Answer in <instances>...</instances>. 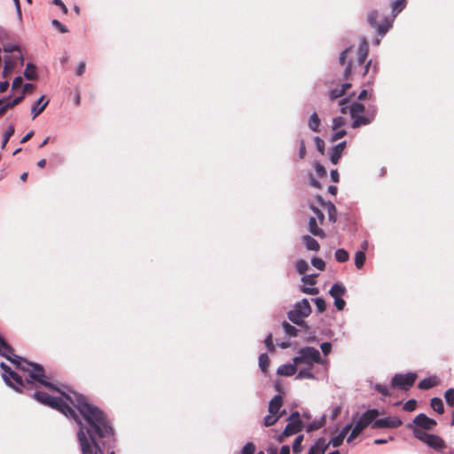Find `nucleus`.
Instances as JSON below:
<instances>
[{"mask_svg": "<svg viewBox=\"0 0 454 454\" xmlns=\"http://www.w3.org/2000/svg\"><path fill=\"white\" fill-rule=\"evenodd\" d=\"M0 355L27 373L23 380L22 376L1 363L2 378L7 386L17 392L35 388L32 395L35 401L60 411L77 423V440L82 454H114V430L98 407L67 387L64 390L59 389L48 380L41 364L14 355L12 347L1 336Z\"/></svg>", "mask_w": 454, "mask_h": 454, "instance_id": "1", "label": "nucleus"}, {"mask_svg": "<svg viewBox=\"0 0 454 454\" xmlns=\"http://www.w3.org/2000/svg\"><path fill=\"white\" fill-rule=\"evenodd\" d=\"M406 6V0H395L391 3L393 15L384 17L382 22L378 24V12L373 11L368 14V22L373 27L380 36L386 35L388 29L393 26L395 16L400 13Z\"/></svg>", "mask_w": 454, "mask_h": 454, "instance_id": "2", "label": "nucleus"}, {"mask_svg": "<svg viewBox=\"0 0 454 454\" xmlns=\"http://www.w3.org/2000/svg\"><path fill=\"white\" fill-rule=\"evenodd\" d=\"M350 429L351 424H347L341 428L339 434L333 437L329 442H326L323 438H319L309 448L308 454H325L330 444H332L333 447L340 446Z\"/></svg>", "mask_w": 454, "mask_h": 454, "instance_id": "3", "label": "nucleus"}, {"mask_svg": "<svg viewBox=\"0 0 454 454\" xmlns=\"http://www.w3.org/2000/svg\"><path fill=\"white\" fill-rule=\"evenodd\" d=\"M296 364H306L312 367L314 364H324L325 360L321 357L318 349L313 347L301 348L297 351V356L293 359Z\"/></svg>", "mask_w": 454, "mask_h": 454, "instance_id": "4", "label": "nucleus"}, {"mask_svg": "<svg viewBox=\"0 0 454 454\" xmlns=\"http://www.w3.org/2000/svg\"><path fill=\"white\" fill-rule=\"evenodd\" d=\"M311 313V307L308 299H302L295 303L294 309L287 313L288 319L297 325L304 324V318Z\"/></svg>", "mask_w": 454, "mask_h": 454, "instance_id": "5", "label": "nucleus"}, {"mask_svg": "<svg viewBox=\"0 0 454 454\" xmlns=\"http://www.w3.org/2000/svg\"><path fill=\"white\" fill-rule=\"evenodd\" d=\"M412 433L418 440L423 442L436 451H442L446 446L444 441L436 434H427L418 428H413Z\"/></svg>", "mask_w": 454, "mask_h": 454, "instance_id": "6", "label": "nucleus"}, {"mask_svg": "<svg viewBox=\"0 0 454 454\" xmlns=\"http://www.w3.org/2000/svg\"><path fill=\"white\" fill-rule=\"evenodd\" d=\"M379 414L380 412L377 409H369L362 413L356 420L355 416H353L354 426L352 427L361 434L368 426H372Z\"/></svg>", "mask_w": 454, "mask_h": 454, "instance_id": "7", "label": "nucleus"}, {"mask_svg": "<svg viewBox=\"0 0 454 454\" xmlns=\"http://www.w3.org/2000/svg\"><path fill=\"white\" fill-rule=\"evenodd\" d=\"M365 107L363 104L355 102L349 107V114L353 119L352 128L356 129L362 125H367L371 123L372 118L364 116Z\"/></svg>", "mask_w": 454, "mask_h": 454, "instance_id": "8", "label": "nucleus"}, {"mask_svg": "<svg viewBox=\"0 0 454 454\" xmlns=\"http://www.w3.org/2000/svg\"><path fill=\"white\" fill-rule=\"evenodd\" d=\"M417 374L415 372H408L405 374L396 373L391 380V387H397L402 390H408L415 382Z\"/></svg>", "mask_w": 454, "mask_h": 454, "instance_id": "9", "label": "nucleus"}, {"mask_svg": "<svg viewBox=\"0 0 454 454\" xmlns=\"http://www.w3.org/2000/svg\"><path fill=\"white\" fill-rule=\"evenodd\" d=\"M412 426H415L414 428L421 429L422 431L433 430L436 426V421L424 413H419L414 418L412 423L408 425V427L411 428Z\"/></svg>", "mask_w": 454, "mask_h": 454, "instance_id": "10", "label": "nucleus"}, {"mask_svg": "<svg viewBox=\"0 0 454 454\" xmlns=\"http://www.w3.org/2000/svg\"><path fill=\"white\" fill-rule=\"evenodd\" d=\"M4 66L3 69V75L4 77L11 74L14 68L17 67V65L23 66L24 64V58L21 52L18 54L17 56H5L4 57Z\"/></svg>", "mask_w": 454, "mask_h": 454, "instance_id": "11", "label": "nucleus"}, {"mask_svg": "<svg viewBox=\"0 0 454 454\" xmlns=\"http://www.w3.org/2000/svg\"><path fill=\"white\" fill-rule=\"evenodd\" d=\"M402 419L398 417H386L381 419H375L372 423V428H396L402 425Z\"/></svg>", "mask_w": 454, "mask_h": 454, "instance_id": "12", "label": "nucleus"}, {"mask_svg": "<svg viewBox=\"0 0 454 454\" xmlns=\"http://www.w3.org/2000/svg\"><path fill=\"white\" fill-rule=\"evenodd\" d=\"M301 281L304 283V286L301 291L304 294L315 295L318 294V289L313 286L316 284L313 275H306L301 278Z\"/></svg>", "mask_w": 454, "mask_h": 454, "instance_id": "13", "label": "nucleus"}, {"mask_svg": "<svg viewBox=\"0 0 454 454\" xmlns=\"http://www.w3.org/2000/svg\"><path fill=\"white\" fill-rule=\"evenodd\" d=\"M49 104V100L45 99L44 96H41L31 107L32 119H35L42 114Z\"/></svg>", "mask_w": 454, "mask_h": 454, "instance_id": "14", "label": "nucleus"}, {"mask_svg": "<svg viewBox=\"0 0 454 454\" xmlns=\"http://www.w3.org/2000/svg\"><path fill=\"white\" fill-rule=\"evenodd\" d=\"M319 222L317 220L315 216H310L309 218L308 230L314 236L325 238V233L324 230L319 227Z\"/></svg>", "mask_w": 454, "mask_h": 454, "instance_id": "15", "label": "nucleus"}, {"mask_svg": "<svg viewBox=\"0 0 454 454\" xmlns=\"http://www.w3.org/2000/svg\"><path fill=\"white\" fill-rule=\"evenodd\" d=\"M282 406V396L279 395H275L269 403L268 411L271 414L283 415L285 411L279 412Z\"/></svg>", "mask_w": 454, "mask_h": 454, "instance_id": "16", "label": "nucleus"}, {"mask_svg": "<svg viewBox=\"0 0 454 454\" xmlns=\"http://www.w3.org/2000/svg\"><path fill=\"white\" fill-rule=\"evenodd\" d=\"M296 364H286L278 367L277 373L282 376H293L297 371Z\"/></svg>", "mask_w": 454, "mask_h": 454, "instance_id": "17", "label": "nucleus"}, {"mask_svg": "<svg viewBox=\"0 0 454 454\" xmlns=\"http://www.w3.org/2000/svg\"><path fill=\"white\" fill-rule=\"evenodd\" d=\"M302 242L305 247L309 251H318L320 248L319 243L311 236L304 235L302 238Z\"/></svg>", "mask_w": 454, "mask_h": 454, "instance_id": "18", "label": "nucleus"}, {"mask_svg": "<svg viewBox=\"0 0 454 454\" xmlns=\"http://www.w3.org/2000/svg\"><path fill=\"white\" fill-rule=\"evenodd\" d=\"M346 293V287L341 283H335L329 290V294L333 299L341 298Z\"/></svg>", "mask_w": 454, "mask_h": 454, "instance_id": "19", "label": "nucleus"}, {"mask_svg": "<svg viewBox=\"0 0 454 454\" xmlns=\"http://www.w3.org/2000/svg\"><path fill=\"white\" fill-rule=\"evenodd\" d=\"M320 124H321V120L318 117L317 114L316 112H314L313 114H310V116L309 118L308 126L311 131L319 132L320 131V129H319Z\"/></svg>", "mask_w": 454, "mask_h": 454, "instance_id": "20", "label": "nucleus"}, {"mask_svg": "<svg viewBox=\"0 0 454 454\" xmlns=\"http://www.w3.org/2000/svg\"><path fill=\"white\" fill-rule=\"evenodd\" d=\"M438 384L436 376H431L419 381L418 387L419 389H430Z\"/></svg>", "mask_w": 454, "mask_h": 454, "instance_id": "21", "label": "nucleus"}, {"mask_svg": "<svg viewBox=\"0 0 454 454\" xmlns=\"http://www.w3.org/2000/svg\"><path fill=\"white\" fill-rule=\"evenodd\" d=\"M358 51H359V56H358L357 61L359 64H363V63H364L366 57L368 55V46H367L366 40L364 38H362L360 40Z\"/></svg>", "mask_w": 454, "mask_h": 454, "instance_id": "22", "label": "nucleus"}, {"mask_svg": "<svg viewBox=\"0 0 454 454\" xmlns=\"http://www.w3.org/2000/svg\"><path fill=\"white\" fill-rule=\"evenodd\" d=\"M301 430V423H298L295 421H288V424L286 425L284 434L286 436L297 434Z\"/></svg>", "mask_w": 454, "mask_h": 454, "instance_id": "23", "label": "nucleus"}, {"mask_svg": "<svg viewBox=\"0 0 454 454\" xmlns=\"http://www.w3.org/2000/svg\"><path fill=\"white\" fill-rule=\"evenodd\" d=\"M23 74L27 80H36L38 78L36 67L33 63H27Z\"/></svg>", "mask_w": 454, "mask_h": 454, "instance_id": "24", "label": "nucleus"}, {"mask_svg": "<svg viewBox=\"0 0 454 454\" xmlns=\"http://www.w3.org/2000/svg\"><path fill=\"white\" fill-rule=\"evenodd\" d=\"M430 405L432 409L436 411L438 414H442L444 412L443 403L441 398L434 397L431 399Z\"/></svg>", "mask_w": 454, "mask_h": 454, "instance_id": "25", "label": "nucleus"}, {"mask_svg": "<svg viewBox=\"0 0 454 454\" xmlns=\"http://www.w3.org/2000/svg\"><path fill=\"white\" fill-rule=\"evenodd\" d=\"M326 208L328 212V219L332 223H335L337 221V209L333 203L328 201L326 203Z\"/></svg>", "mask_w": 454, "mask_h": 454, "instance_id": "26", "label": "nucleus"}, {"mask_svg": "<svg viewBox=\"0 0 454 454\" xmlns=\"http://www.w3.org/2000/svg\"><path fill=\"white\" fill-rule=\"evenodd\" d=\"M14 128L13 126L10 125L7 127V129L3 133V141L1 145V149H4L10 137L14 134Z\"/></svg>", "mask_w": 454, "mask_h": 454, "instance_id": "27", "label": "nucleus"}, {"mask_svg": "<svg viewBox=\"0 0 454 454\" xmlns=\"http://www.w3.org/2000/svg\"><path fill=\"white\" fill-rule=\"evenodd\" d=\"M354 261H355L356 267L357 269H361L364 266V262H365V254H364V251H357L355 254Z\"/></svg>", "mask_w": 454, "mask_h": 454, "instance_id": "28", "label": "nucleus"}, {"mask_svg": "<svg viewBox=\"0 0 454 454\" xmlns=\"http://www.w3.org/2000/svg\"><path fill=\"white\" fill-rule=\"evenodd\" d=\"M282 327H283L285 333L289 336L295 337L298 333V330L294 325L287 323L286 321H284L282 323Z\"/></svg>", "mask_w": 454, "mask_h": 454, "instance_id": "29", "label": "nucleus"}, {"mask_svg": "<svg viewBox=\"0 0 454 454\" xmlns=\"http://www.w3.org/2000/svg\"><path fill=\"white\" fill-rule=\"evenodd\" d=\"M310 368L311 367H307L305 369H302L297 374H296V379L297 380H301V379H309V380H314L315 379V376L314 374L310 372Z\"/></svg>", "mask_w": 454, "mask_h": 454, "instance_id": "30", "label": "nucleus"}, {"mask_svg": "<svg viewBox=\"0 0 454 454\" xmlns=\"http://www.w3.org/2000/svg\"><path fill=\"white\" fill-rule=\"evenodd\" d=\"M348 258H349L348 253L345 249L339 248L335 251V259L339 262H345L348 260Z\"/></svg>", "mask_w": 454, "mask_h": 454, "instance_id": "31", "label": "nucleus"}, {"mask_svg": "<svg viewBox=\"0 0 454 454\" xmlns=\"http://www.w3.org/2000/svg\"><path fill=\"white\" fill-rule=\"evenodd\" d=\"M280 417L281 415L271 414L269 412V414L263 418V425L265 427L273 426Z\"/></svg>", "mask_w": 454, "mask_h": 454, "instance_id": "32", "label": "nucleus"}, {"mask_svg": "<svg viewBox=\"0 0 454 454\" xmlns=\"http://www.w3.org/2000/svg\"><path fill=\"white\" fill-rule=\"evenodd\" d=\"M270 364L269 356L266 353L261 354L259 356V366L265 372Z\"/></svg>", "mask_w": 454, "mask_h": 454, "instance_id": "33", "label": "nucleus"}, {"mask_svg": "<svg viewBox=\"0 0 454 454\" xmlns=\"http://www.w3.org/2000/svg\"><path fill=\"white\" fill-rule=\"evenodd\" d=\"M302 441L303 435H298L293 442V451L295 454L301 453L302 451Z\"/></svg>", "mask_w": 454, "mask_h": 454, "instance_id": "34", "label": "nucleus"}, {"mask_svg": "<svg viewBox=\"0 0 454 454\" xmlns=\"http://www.w3.org/2000/svg\"><path fill=\"white\" fill-rule=\"evenodd\" d=\"M444 399L449 406H454V388H448L444 393Z\"/></svg>", "mask_w": 454, "mask_h": 454, "instance_id": "35", "label": "nucleus"}, {"mask_svg": "<svg viewBox=\"0 0 454 454\" xmlns=\"http://www.w3.org/2000/svg\"><path fill=\"white\" fill-rule=\"evenodd\" d=\"M309 207L315 214V217L317 218V220L319 222L320 224H322L325 220V215H324L323 211L318 209L313 204H310Z\"/></svg>", "mask_w": 454, "mask_h": 454, "instance_id": "36", "label": "nucleus"}, {"mask_svg": "<svg viewBox=\"0 0 454 454\" xmlns=\"http://www.w3.org/2000/svg\"><path fill=\"white\" fill-rule=\"evenodd\" d=\"M372 387L374 388L376 391L380 393L384 396H389L390 392L387 386L381 385V384H373L372 385Z\"/></svg>", "mask_w": 454, "mask_h": 454, "instance_id": "37", "label": "nucleus"}, {"mask_svg": "<svg viewBox=\"0 0 454 454\" xmlns=\"http://www.w3.org/2000/svg\"><path fill=\"white\" fill-rule=\"evenodd\" d=\"M295 270L298 273L302 274L308 270V263L305 260H298L295 262Z\"/></svg>", "mask_w": 454, "mask_h": 454, "instance_id": "38", "label": "nucleus"}, {"mask_svg": "<svg viewBox=\"0 0 454 454\" xmlns=\"http://www.w3.org/2000/svg\"><path fill=\"white\" fill-rule=\"evenodd\" d=\"M345 123H346V120L343 117H341V116L335 117L333 119V121H332V129L333 130H336L339 128L345 125Z\"/></svg>", "mask_w": 454, "mask_h": 454, "instance_id": "39", "label": "nucleus"}, {"mask_svg": "<svg viewBox=\"0 0 454 454\" xmlns=\"http://www.w3.org/2000/svg\"><path fill=\"white\" fill-rule=\"evenodd\" d=\"M3 50L6 53H12L13 51H18V54H20V52H21L18 45L10 43H4L3 45Z\"/></svg>", "mask_w": 454, "mask_h": 454, "instance_id": "40", "label": "nucleus"}, {"mask_svg": "<svg viewBox=\"0 0 454 454\" xmlns=\"http://www.w3.org/2000/svg\"><path fill=\"white\" fill-rule=\"evenodd\" d=\"M342 155V153L340 151H335V149L333 147L330 152V160L333 164H337L339 160L340 159Z\"/></svg>", "mask_w": 454, "mask_h": 454, "instance_id": "41", "label": "nucleus"}, {"mask_svg": "<svg viewBox=\"0 0 454 454\" xmlns=\"http://www.w3.org/2000/svg\"><path fill=\"white\" fill-rule=\"evenodd\" d=\"M314 143H315V145H316L317 151L321 154H324L325 153V141L323 139H321L319 137H315Z\"/></svg>", "mask_w": 454, "mask_h": 454, "instance_id": "42", "label": "nucleus"}, {"mask_svg": "<svg viewBox=\"0 0 454 454\" xmlns=\"http://www.w3.org/2000/svg\"><path fill=\"white\" fill-rule=\"evenodd\" d=\"M311 264L319 270H324L325 267V262L320 258H312Z\"/></svg>", "mask_w": 454, "mask_h": 454, "instance_id": "43", "label": "nucleus"}, {"mask_svg": "<svg viewBox=\"0 0 454 454\" xmlns=\"http://www.w3.org/2000/svg\"><path fill=\"white\" fill-rule=\"evenodd\" d=\"M254 450L255 446L252 442H247L243 446L240 454H254Z\"/></svg>", "mask_w": 454, "mask_h": 454, "instance_id": "44", "label": "nucleus"}, {"mask_svg": "<svg viewBox=\"0 0 454 454\" xmlns=\"http://www.w3.org/2000/svg\"><path fill=\"white\" fill-rule=\"evenodd\" d=\"M344 95V89L335 88L329 92V98L331 99L338 98Z\"/></svg>", "mask_w": 454, "mask_h": 454, "instance_id": "45", "label": "nucleus"}, {"mask_svg": "<svg viewBox=\"0 0 454 454\" xmlns=\"http://www.w3.org/2000/svg\"><path fill=\"white\" fill-rule=\"evenodd\" d=\"M313 301L318 312H324L325 310V301L322 298L318 297Z\"/></svg>", "mask_w": 454, "mask_h": 454, "instance_id": "46", "label": "nucleus"}, {"mask_svg": "<svg viewBox=\"0 0 454 454\" xmlns=\"http://www.w3.org/2000/svg\"><path fill=\"white\" fill-rule=\"evenodd\" d=\"M51 25L56 27L60 33H67L68 32V29L65 25H63L61 22H59L58 20H53L51 21Z\"/></svg>", "mask_w": 454, "mask_h": 454, "instance_id": "47", "label": "nucleus"}, {"mask_svg": "<svg viewBox=\"0 0 454 454\" xmlns=\"http://www.w3.org/2000/svg\"><path fill=\"white\" fill-rule=\"evenodd\" d=\"M24 97L23 94H20L19 97H16L15 98H13L12 100L7 102L5 104V106L8 107V108H12L13 106H15L16 105H18L19 103H20L23 99H24Z\"/></svg>", "mask_w": 454, "mask_h": 454, "instance_id": "48", "label": "nucleus"}, {"mask_svg": "<svg viewBox=\"0 0 454 454\" xmlns=\"http://www.w3.org/2000/svg\"><path fill=\"white\" fill-rule=\"evenodd\" d=\"M416 404V401L414 399H411L403 404V410L406 411H412L415 410Z\"/></svg>", "mask_w": 454, "mask_h": 454, "instance_id": "49", "label": "nucleus"}, {"mask_svg": "<svg viewBox=\"0 0 454 454\" xmlns=\"http://www.w3.org/2000/svg\"><path fill=\"white\" fill-rule=\"evenodd\" d=\"M315 170L318 176H326V170H325V167L322 166L318 162L315 163Z\"/></svg>", "mask_w": 454, "mask_h": 454, "instance_id": "50", "label": "nucleus"}, {"mask_svg": "<svg viewBox=\"0 0 454 454\" xmlns=\"http://www.w3.org/2000/svg\"><path fill=\"white\" fill-rule=\"evenodd\" d=\"M264 343H265V346L266 348L270 350V351H273L275 347H274V344H273V341H272V334L271 333H269L266 337V339L264 340Z\"/></svg>", "mask_w": 454, "mask_h": 454, "instance_id": "51", "label": "nucleus"}, {"mask_svg": "<svg viewBox=\"0 0 454 454\" xmlns=\"http://www.w3.org/2000/svg\"><path fill=\"white\" fill-rule=\"evenodd\" d=\"M321 350L325 356H327L332 350V344L330 342H323L320 345Z\"/></svg>", "mask_w": 454, "mask_h": 454, "instance_id": "52", "label": "nucleus"}, {"mask_svg": "<svg viewBox=\"0 0 454 454\" xmlns=\"http://www.w3.org/2000/svg\"><path fill=\"white\" fill-rule=\"evenodd\" d=\"M359 434H360V433H358L356 429H354V428L351 427L350 434L347 436V442H348V443L352 442V441H353L354 439H356Z\"/></svg>", "mask_w": 454, "mask_h": 454, "instance_id": "53", "label": "nucleus"}, {"mask_svg": "<svg viewBox=\"0 0 454 454\" xmlns=\"http://www.w3.org/2000/svg\"><path fill=\"white\" fill-rule=\"evenodd\" d=\"M359 434H360V433H358L356 429H354V428L351 427L350 434L347 436V442H348V443L352 442V441H353L354 439H356Z\"/></svg>", "mask_w": 454, "mask_h": 454, "instance_id": "54", "label": "nucleus"}, {"mask_svg": "<svg viewBox=\"0 0 454 454\" xmlns=\"http://www.w3.org/2000/svg\"><path fill=\"white\" fill-rule=\"evenodd\" d=\"M350 50H351V47L347 48L346 50H344L343 51L340 52V57H339V61H340V65H344L346 63V59H347L348 53L349 52Z\"/></svg>", "mask_w": 454, "mask_h": 454, "instance_id": "55", "label": "nucleus"}, {"mask_svg": "<svg viewBox=\"0 0 454 454\" xmlns=\"http://www.w3.org/2000/svg\"><path fill=\"white\" fill-rule=\"evenodd\" d=\"M345 305L346 302L342 298L334 299V306L338 310H342Z\"/></svg>", "mask_w": 454, "mask_h": 454, "instance_id": "56", "label": "nucleus"}, {"mask_svg": "<svg viewBox=\"0 0 454 454\" xmlns=\"http://www.w3.org/2000/svg\"><path fill=\"white\" fill-rule=\"evenodd\" d=\"M85 68H86L85 62H83V61L80 62L76 67V70H75L76 74L82 75L85 72Z\"/></svg>", "mask_w": 454, "mask_h": 454, "instance_id": "57", "label": "nucleus"}, {"mask_svg": "<svg viewBox=\"0 0 454 454\" xmlns=\"http://www.w3.org/2000/svg\"><path fill=\"white\" fill-rule=\"evenodd\" d=\"M306 155V147H305V144H304V141L301 139L300 141V147H299V157L301 159H303Z\"/></svg>", "mask_w": 454, "mask_h": 454, "instance_id": "58", "label": "nucleus"}, {"mask_svg": "<svg viewBox=\"0 0 454 454\" xmlns=\"http://www.w3.org/2000/svg\"><path fill=\"white\" fill-rule=\"evenodd\" d=\"M348 102V99L346 98L340 100L339 105L341 106L340 107V113L341 114H346L347 113L348 106L346 105H347Z\"/></svg>", "mask_w": 454, "mask_h": 454, "instance_id": "59", "label": "nucleus"}, {"mask_svg": "<svg viewBox=\"0 0 454 454\" xmlns=\"http://www.w3.org/2000/svg\"><path fill=\"white\" fill-rule=\"evenodd\" d=\"M346 135V131L344 129L338 130L335 134L332 136L333 141H337L342 138Z\"/></svg>", "mask_w": 454, "mask_h": 454, "instance_id": "60", "label": "nucleus"}, {"mask_svg": "<svg viewBox=\"0 0 454 454\" xmlns=\"http://www.w3.org/2000/svg\"><path fill=\"white\" fill-rule=\"evenodd\" d=\"M288 421H295V422H298V423H301V419H300V414L298 411H294L293 412L289 417H288Z\"/></svg>", "mask_w": 454, "mask_h": 454, "instance_id": "61", "label": "nucleus"}, {"mask_svg": "<svg viewBox=\"0 0 454 454\" xmlns=\"http://www.w3.org/2000/svg\"><path fill=\"white\" fill-rule=\"evenodd\" d=\"M53 4L59 7H60V9L62 10V12L67 14V6L65 5V4L62 2V0H53Z\"/></svg>", "mask_w": 454, "mask_h": 454, "instance_id": "62", "label": "nucleus"}, {"mask_svg": "<svg viewBox=\"0 0 454 454\" xmlns=\"http://www.w3.org/2000/svg\"><path fill=\"white\" fill-rule=\"evenodd\" d=\"M22 82H23V78L21 76L15 77L12 82V89L14 90V89L18 88L19 86L21 85Z\"/></svg>", "mask_w": 454, "mask_h": 454, "instance_id": "63", "label": "nucleus"}, {"mask_svg": "<svg viewBox=\"0 0 454 454\" xmlns=\"http://www.w3.org/2000/svg\"><path fill=\"white\" fill-rule=\"evenodd\" d=\"M34 90V85L32 83H25L22 87V92L21 94H23V96H25V94L27 92H30Z\"/></svg>", "mask_w": 454, "mask_h": 454, "instance_id": "64", "label": "nucleus"}]
</instances>
